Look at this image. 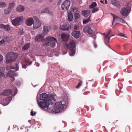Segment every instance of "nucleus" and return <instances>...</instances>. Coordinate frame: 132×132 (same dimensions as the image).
I'll list each match as a JSON object with an SVG mask.
<instances>
[{
    "instance_id": "obj_1",
    "label": "nucleus",
    "mask_w": 132,
    "mask_h": 132,
    "mask_svg": "<svg viewBox=\"0 0 132 132\" xmlns=\"http://www.w3.org/2000/svg\"><path fill=\"white\" fill-rule=\"evenodd\" d=\"M40 99L43 100L39 103L38 99L37 101L39 106L44 110L46 111L48 109V106L50 104L52 105L55 102V99L54 95H47L45 93H42L40 96Z\"/></svg>"
},
{
    "instance_id": "obj_2",
    "label": "nucleus",
    "mask_w": 132,
    "mask_h": 132,
    "mask_svg": "<svg viewBox=\"0 0 132 132\" xmlns=\"http://www.w3.org/2000/svg\"><path fill=\"white\" fill-rule=\"evenodd\" d=\"M76 43L73 40H71L69 42L68 44H67L68 48L71 51V53H70L71 56H73L75 54Z\"/></svg>"
},
{
    "instance_id": "obj_3",
    "label": "nucleus",
    "mask_w": 132,
    "mask_h": 132,
    "mask_svg": "<svg viewBox=\"0 0 132 132\" xmlns=\"http://www.w3.org/2000/svg\"><path fill=\"white\" fill-rule=\"evenodd\" d=\"M18 57V54L16 53L11 52L7 55L6 61L8 63H11L14 61Z\"/></svg>"
},
{
    "instance_id": "obj_4",
    "label": "nucleus",
    "mask_w": 132,
    "mask_h": 132,
    "mask_svg": "<svg viewBox=\"0 0 132 132\" xmlns=\"http://www.w3.org/2000/svg\"><path fill=\"white\" fill-rule=\"evenodd\" d=\"M57 42L56 39L53 37H49L46 38L45 40V44L46 46H50L51 47H54L55 43Z\"/></svg>"
},
{
    "instance_id": "obj_5",
    "label": "nucleus",
    "mask_w": 132,
    "mask_h": 132,
    "mask_svg": "<svg viewBox=\"0 0 132 132\" xmlns=\"http://www.w3.org/2000/svg\"><path fill=\"white\" fill-rule=\"evenodd\" d=\"M64 105L62 104L61 102H57L55 103L54 106V108L52 109L53 112L57 113L63 109Z\"/></svg>"
},
{
    "instance_id": "obj_6",
    "label": "nucleus",
    "mask_w": 132,
    "mask_h": 132,
    "mask_svg": "<svg viewBox=\"0 0 132 132\" xmlns=\"http://www.w3.org/2000/svg\"><path fill=\"white\" fill-rule=\"evenodd\" d=\"M23 19V17L22 16L17 17L12 21V23L14 26H18L21 24Z\"/></svg>"
},
{
    "instance_id": "obj_7",
    "label": "nucleus",
    "mask_w": 132,
    "mask_h": 132,
    "mask_svg": "<svg viewBox=\"0 0 132 132\" xmlns=\"http://www.w3.org/2000/svg\"><path fill=\"white\" fill-rule=\"evenodd\" d=\"M35 19V22L33 23V28L34 29H36L39 28L41 26V23L38 18L36 16L34 17Z\"/></svg>"
},
{
    "instance_id": "obj_8",
    "label": "nucleus",
    "mask_w": 132,
    "mask_h": 132,
    "mask_svg": "<svg viewBox=\"0 0 132 132\" xmlns=\"http://www.w3.org/2000/svg\"><path fill=\"white\" fill-rule=\"evenodd\" d=\"M70 3L69 0L65 1L62 3L61 7L63 10H67L69 8L70 6Z\"/></svg>"
},
{
    "instance_id": "obj_9",
    "label": "nucleus",
    "mask_w": 132,
    "mask_h": 132,
    "mask_svg": "<svg viewBox=\"0 0 132 132\" xmlns=\"http://www.w3.org/2000/svg\"><path fill=\"white\" fill-rule=\"evenodd\" d=\"M129 10L125 7L122 9L120 11V13L123 16H127L129 13Z\"/></svg>"
},
{
    "instance_id": "obj_10",
    "label": "nucleus",
    "mask_w": 132,
    "mask_h": 132,
    "mask_svg": "<svg viewBox=\"0 0 132 132\" xmlns=\"http://www.w3.org/2000/svg\"><path fill=\"white\" fill-rule=\"evenodd\" d=\"M110 3L112 5L117 8H120L121 7L120 2L116 0H111Z\"/></svg>"
},
{
    "instance_id": "obj_11",
    "label": "nucleus",
    "mask_w": 132,
    "mask_h": 132,
    "mask_svg": "<svg viewBox=\"0 0 132 132\" xmlns=\"http://www.w3.org/2000/svg\"><path fill=\"white\" fill-rule=\"evenodd\" d=\"M0 28L3 29L4 30L7 31H9L11 30V28L8 24L4 25L3 24H0Z\"/></svg>"
},
{
    "instance_id": "obj_12",
    "label": "nucleus",
    "mask_w": 132,
    "mask_h": 132,
    "mask_svg": "<svg viewBox=\"0 0 132 132\" xmlns=\"http://www.w3.org/2000/svg\"><path fill=\"white\" fill-rule=\"evenodd\" d=\"M44 36L41 34H40L37 35L35 38V40L36 42L42 41L44 40Z\"/></svg>"
},
{
    "instance_id": "obj_13",
    "label": "nucleus",
    "mask_w": 132,
    "mask_h": 132,
    "mask_svg": "<svg viewBox=\"0 0 132 132\" xmlns=\"http://www.w3.org/2000/svg\"><path fill=\"white\" fill-rule=\"evenodd\" d=\"M12 93V91L11 89H9L2 92L1 93V94L4 96H6L10 95Z\"/></svg>"
},
{
    "instance_id": "obj_14",
    "label": "nucleus",
    "mask_w": 132,
    "mask_h": 132,
    "mask_svg": "<svg viewBox=\"0 0 132 132\" xmlns=\"http://www.w3.org/2000/svg\"><path fill=\"white\" fill-rule=\"evenodd\" d=\"M83 30L85 32L89 34H92L94 32L88 26L85 27L84 28Z\"/></svg>"
},
{
    "instance_id": "obj_15",
    "label": "nucleus",
    "mask_w": 132,
    "mask_h": 132,
    "mask_svg": "<svg viewBox=\"0 0 132 132\" xmlns=\"http://www.w3.org/2000/svg\"><path fill=\"white\" fill-rule=\"evenodd\" d=\"M72 36L76 38H78L80 35V32L78 31H73L71 33Z\"/></svg>"
},
{
    "instance_id": "obj_16",
    "label": "nucleus",
    "mask_w": 132,
    "mask_h": 132,
    "mask_svg": "<svg viewBox=\"0 0 132 132\" xmlns=\"http://www.w3.org/2000/svg\"><path fill=\"white\" fill-rule=\"evenodd\" d=\"M33 19L32 18H29L26 21V24L28 26H31L34 23Z\"/></svg>"
},
{
    "instance_id": "obj_17",
    "label": "nucleus",
    "mask_w": 132,
    "mask_h": 132,
    "mask_svg": "<svg viewBox=\"0 0 132 132\" xmlns=\"http://www.w3.org/2000/svg\"><path fill=\"white\" fill-rule=\"evenodd\" d=\"M61 39L64 42H67L69 39V36L67 34H63L61 35Z\"/></svg>"
},
{
    "instance_id": "obj_18",
    "label": "nucleus",
    "mask_w": 132,
    "mask_h": 132,
    "mask_svg": "<svg viewBox=\"0 0 132 132\" xmlns=\"http://www.w3.org/2000/svg\"><path fill=\"white\" fill-rule=\"evenodd\" d=\"M111 14L113 18L112 25H113V22L114 21H118L119 22V21H120L121 18H120L117 16L115 15L112 13H111Z\"/></svg>"
},
{
    "instance_id": "obj_19",
    "label": "nucleus",
    "mask_w": 132,
    "mask_h": 132,
    "mask_svg": "<svg viewBox=\"0 0 132 132\" xmlns=\"http://www.w3.org/2000/svg\"><path fill=\"white\" fill-rule=\"evenodd\" d=\"M82 13L84 17H87L90 14V11L89 10H85L82 12Z\"/></svg>"
},
{
    "instance_id": "obj_20",
    "label": "nucleus",
    "mask_w": 132,
    "mask_h": 132,
    "mask_svg": "<svg viewBox=\"0 0 132 132\" xmlns=\"http://www.w3.org/2000/svg\"><path fill=\"white\" fill-rule=\"evenodd\" d=\"M69 26L67 24H64L62 25L60 27V29L63 30H68L69 29Z\"/></svg>"
},
{
    "instance_id": "obj_21",
    "label": "nucleus",
    "mask_w": 132,
    "mask_h": 132,
    "mask_svg": "<svg viewBox=\"0 0 132 132\" xmlns=\"http://www.w3.org/2000/svg\"><path fill=\"white\" fill-rule=\"evenodd\" d=\"M14 72L12 70L9 71L6 75V76L7 77H12L14 76Z\"/></svg>"
},
{
    "instance_id": "obj_22",
    "label": "nucleus",
    "mask_w": 132,
    "mask_h": 132,
    "mask_svg": "<svg viewBox=\"0 0 132 132\" xmlns=\"http://www.w3.org/2000/svg\"><path fill=\"white\" fill-rule=\"evenodd\" d=\"M105 36L104 38V43L106 45H108V43L109 42V41L110 40V38L107 35H106L104 33H103Z\"/></svg>"
},
{
    "instance_id": "obj_23",
    "label": "nucleus",
    "mask_w": 132,
    "mask_h": 132,
    "mask_svg": "<svg viewBox=\"0 0 132 132\" xmlns=\"http://www.w3.org/2000/svg\"><path fill=\"white\" fill-rule=\"evenodd\" d=\"M24 9V8L23 6L20 5L17 7L16 10L18 12H21L23 11Z\"/></svg>"
},
{
    "instance_id": "obj_24",
    "label": "nucleus",
    "mask_w": 132,
    "mask_h": 132,
    "mask_svg": "<svg viewBox=\"0 0 132 132\" xmlns=\"http://www.w3.org/2000/svg\"><path fill=\"white\" fill-rule=\"evenodd\" d=\"M73 15L71 12H70L68 14V19L69 21H70L72 20Z\"/></svg>"
},
{
    "instance_id": "obj_25",
    "label": "nucleus",
    "mask_w": 132,
    "mask_h": 132,
    "mask_svg": "<svg viewBox=\"0 0 132 132\" xmlns=\"http://www.w3.org/2000/svg\"><path fill=\"white\" fill-rule=\"evenodd\" d=\"M50 27H45L44 28V34L46 35L48 32Z\"/></svg>"
},
{
    "instance_id": "obj_26",
    "label": "nucleus",
    "mask_w": 132,
    "mask_h": 132,
    "mask_svg": "<svg viewBox=\"0 0 132 132\" xmlns=\"http://www.w3.org/2000/svg\"><path fill=\"white\" fill-rule=\"evenodd\" d=\"M110 38L112 36H114V35L112 33V32L111 30L110 29L108 33L107 34H105Z\"/></svg>"
},
{
    "instance_id": "obj_27",
    "label": "nucleus",
    "mask_w": 132,
    "mask_h": 132,
    "mask_svg": "<svg viewBox=\"0 0 132 132\" xmlns=\"http://www.w3.org/2000/svg\"><path fill=\"white\" fill-rule=\"evenodd\" d=\"M30 43H27L23 47V49L24 50H27L30 47Z\"/></svg>"
},
{
    "instance_id": "obj_28",
    "label": "nucleus",
    "mask_w": 132,
    "mask_h": 132,
    "mask_svg": "<svg viewBox=\"0 0 132 132\" xmlns=\"http://www.w3.org/2000/svg\"><path fill=\"white\" fill-rule=\"evenodd\" d=\"M49 9L48 8H46L43 9L41 11V13H48L49 12Z\"/></svg>"
},
{
    "instance_id": "obj_29",
    "label": "nucleus",
    "mask_w": 132,
    "mask_h": 132,
    "mask_svg": "<svg viewBox=\"0 0 132 132\" xmlns=\"http://www.w3.org/2000/svg\"><path fill=\"white\" fill-rule=\"evenodd\" d=\"M14 3H12L10 4L8 8L9 9L11 10L13 9L14 7Z\"/></svg>"
},
{
    "instance_id": "obj_30",
    "label": "nucleus",
    "mask_w": 132,
    "mask_h": 132,
    "mask_svg": "<svg viewBox=\"0 0 132 132\" xmlns=\"http://www.w3.org/2000/svg\"><path fill=\"white\" fill-rule=\"evenodd\" d=\"M97 6V4L95 2H93L89 6V8L90 9H92L95 7Z\"/></svg>"
},
{
    "instance_id": "obj_31",
    "label": "nucleus",
    "mask_w": 132,
    "mask_h": 132,
    "mask_svg": "<svg viewBox=\"0 0 132 132\" xmlns=\"http://www.w3.org/2000/svg\"><path fill=\"white\" fill-rule=\"evenodd\" d=\"M90 15L88 18H87V19L83 20V23L84 24H86L88 23L89 21H90Z\"/></svg>"
},
{
    "instance_id": "obj_32",
    "label": "nucleus",
    "mask_w": 132,
    "mask_h": 132,
    "mask_svg": "<svg viewBox=\"0 0 132 132\" xmlns=\"http://www.w3.org/2000/svg\"><path fill=\"white\" fill-rule=\"evenodd\" d=\"M2 78H6L4 72L0 71V79H1Z\"/></svg>"
},
{
    "instance_id": "obj_33",
    "label": "nucleus",
    "mask_w": 132,
    "mask_h": 132,
    "mask_svg": "<svg viewBox=\"0 0 132 132\" xmlns=\"http://www.w3.org/2000/svg\"><path fill=\"white\" fill-rule=\"evenodd\" d=\"M11 10L9 9L5 10L4 11V13L5 14H8L11 12Z\"/></svg>"
},
{
    "instance_id": "obj_34",
    "label": "nucleus",
    "mask_w": 132,
    "mask_h": 132,
    "mask_svg": "<svg viewBox=\"0 0 132 132\" xmlns=\"http://www.w3.org/2000/svg\"><path fill=\"white\" fill-rule=\"evenodd\" d=\"M75 18L76 20H78L80 18V15L78 13H76L75 14Z\"/></svg>"
},
{
    "instance_id": "obj_35",
    "label": "nucleus",
    "mask_w": 132,
    "mask_h": 132,
    "mask_svg": "<svg viewBox=\"0 0 132 132\" xmlns=\"http://www.w3.org/2000/svg\"><path fill=\"white\" fill-rule=\"evenodd\" d=\"M12 40V37L11 36L7 37L6 38V41L8 43H10Z\"/></svg>"
},
{
    "instance_id": "obj_36",
    "label": "nucleus",
    "mask_w": 132,
    "mask_h": 132,
    "mask_svg": "<svg viewBox=\"0 0 132 132\" xmlns=\"http://www.w3.org/2000/svg\"><path fill=\"white\" fill-rule=\"evenodd\" d=\"M6 6V4L3 2H1L0 3V8Z\"/></svg>"
},
{
    "instance_id": "obj_37",
    "label": "nucleus",
    "mask_w": 132,
    "mask_h": 132,
    "mask_svg": "<svg viewBox=\"0 0 132 132\" xmlns=\"http://www.w3.org/2000/svg\"><path fill=\"white\" fill-rule=\"evenodd\" d=\"M82 84V81H80V82L78 83L76 87V88H79L81 85Z\"/></svg>"
},
{
    "instance_id": "obj_38",
    "label": "nucleus",
    "mask_w": 132,
    "mask_h": 132,
    "mask_svg": "<svg viewBox=\"0 0 132 132\" xmlns=\"http://www.w3.org/2000/svg\"><path fill=\"white\" fill-rule=\"evenodd\" d=\"M99 10V9L98 7H96L93 9L92 11L93 13H95Z\"/></svg>"
},
{
    "instance_id": "obj_39",
    "label": "nucleus",
    "mask_w": 132,
    "mask_h": 132,
    "mask_svg": "<svg viewBox=\"0 0 132 132\" xmlns=\"http://www.w3.org/2000/svg\"><path fill=\"white\" fill-rule=\"evenodd\" d=\"M118 35L123 38H127V37L124 34L122 33H119L118 34Z\"/></svg>"
},
{
    "instance_id": "obj_40",
    "label": "nucleus",
    "mask_w": 132,
    "mask_h": 132,
    "mask_svg": "<svg viewBox=\"0 0 132 132\" xmlns=\"http://www.w3.org/2000/svg\"><path fill=\"white\" fill-rule=\"evenodd\" d=\"M5 40L4 39H3L0 41V45H2L3 44H5Z\"/></svg>"
},
{
    "instance_id": "obj_41",
    "label": "nucleus",
    "mask_w": 132,
    "mask_h": 132,
    "mask_svg": "<svg viewBox=\"0 0 132 132\" xmlns=\"http://www.w3.org/2000/svg\"><path fill=\"white\" fill-rule=\"evenodd\" d=\"M5 68L4 67H0V71L1 72H3L5 71Z\"/></svg>"
},
{
    "instance_id": "obj_42",
    "label": "nucleus",
    "mask_w": 132,
    "mask_h": 132,
    "mask_svg": "<svg viewBox=\"0 0 132 132\" xmlns=\"http://www.w3.org/2000/svg\"><path fill=\"white\" fill-rule=\"evenodd\" d=\"M125 131L126 132H129L130 131L129 128L128 126L126 127Z\"/></svg>"
},
{
    "instance_id": "obj_43",
    "label": "nucleus",
    "mask_w": 132,
    "mask_h": 132,
    "mask_svg": "<svg viewBox=\"0 0 132 132\" xmlns=\"http://www.w3.org/2000/svg\"><path fill=\"white\" fill-rule=\"evenodd\" d=\"M3 59V57L2 55L0 54V62H2Z\"/></svg>"
},
{
    "instance_id": "obj_44",
    "label": "nucleus",
    "mask_w": 132,
    "mask_h": 132,
    "mask_svg": "<svg viewBox=\"0 0 132 132\" xmlns=\"http://www.w3.org/2000/svg\"><path fill=\"white\" fill-rule=\"evenodd\" d=\"M6 69L7 70H10L13 69V67H11L10 66H7L6 67Z\"/></svg>"
},
{
    "instance_id": "obj_45",
    "label": "nucleus",
    "mask_w": 132,
    "mask_h": 132,
    "mask_svg": "<svg viewBox=\"0 0 132 132\" xmlns=\"http://www.w3.org/2000/svg\"><path fill=\"white\" fill-rule=\"evenodd\" d=\"M119 22L122 24L124 23L125 22V21L122 18L121 19Z\"/></svg>"
},
{
    "instance_id": "obj_46",
    "label": "nucleus",
    "mask_w": 132,
    "mask_h": 132,
    "mask_svg": "<svg viewBox=\"0 0 132 132\" xmlns=\"http://www.w3.org/2000/svg\"><path fill=\"white\" fill-rule=\"evenodd\" d=\"M19 33L20 35H22L23 34V32L22 30H21L19 31Z\"/></svg>"
},
{
    "instance_id": "obj_47",
    "label": "nucleus",
    "mask_w": 132,
    "mask_h": 132,
    "mask_svg": "<svg viewBox=\"0 0 132 132\" xmlns=\"http://www.w3.org/2000/svg\"><path fill=\"white\" fill-rule=\"evenodd\" d=\"M36 113L35 112H34V113L32 111H31L30 112V114L32 116H34L36 114Z\"/></svg>"
},
{
    "instance_id": "obj_48",
    "label": "nucleus",
    "mask_w": 132,
    "mask_h": 132,
    "mask_svg": "<svg viewBox=\"0 0 132 132\" xmlns=\"http://www.w3.org/2000/svg\"><path fill=\"white\" fill-rule=\"evenodd\" d=\"M25 62L26 63L29 64H30L31 63V62L27 60H26Z\"/></svg>"
},
{
    "instance_id": "obj_49",
    "label": "nucleus",
    "mask_w": 132,
    "mask_h": 132,
    "mask_svg": "<svg viewBox=\"0 0 132 132\" xmlns=\"http://www.w3.org/2000/svg\"><path fill=\"white\" fill-rule=\"evenodd\" d=\"M22 67L24 68H26L27 67V65L25 64H22Z\"/></svg>"
},
{
    "instance_id": "obj_50",
    "label": "nucleus",
    "mask_w": 132,
    "mask_h": 132,
    "mask_svg": "<svg viewBox=\"0 0 132 132\" xmlns=\"http://www.w3.org/2000/svg\"><path fill=\"white\" fill-rule=\"evenodd\" d=\"M78 28V27H77V26L75 25L74 27V29L75 30H77Z\"/></svg>"
},
{
    "instance_id": "obj_51",
    "label": "nucleus",
    "mask_w": 132,
    "mask_h": 132,
    "mask_svg": "<svg viewBox=\"0 0 132 132\" xmlns=\"http://www.w3.org/2000/svg\"><path fill=\"white\" fill-rule=\"evenodd\" d=\"M104 1H105V3L106 4H107V3L108 2L106 0H103Z\"/></svg>"
},
{
    "instance_id": "obj_52",
    "label": "nucleus",
    "mask_w": 132,
    "mask_h": 132,
    "mask_svg": "<svg viewBox=\"0 0 132 132\" xmlns=\"http://www.w3.org/2000/svg\"><path fill=\"white\" fill-rule=\"evenodd\" d=\"M100 2L101 3H103V2L102 1H100Z\"/></svg>"
},
{
    "instance_id": "obj_53",
    "label": "nucleus",
    "mask_w": 132,
    "mask_h": 132,
    "mask_svg": "<svg viewBox=\"0 0 132 132\" xmlns=\"http://www.w3.org/2000/svg\"><path fill=\"white\" fill-rule=\"evenodd\" d=\"M94 47L95 48H96L97 47V46L96 45H94Z\"/></svg>"
},
{
    "instance_id": "obj_54",
    "label": "nucleus",
    "mask_w": 132,
    "mask_h": 132,
    "mask_svg": "<svg viewBox=\"0 0 132 132\" xmlns=\"http://www.w3.org/2000/svg\"><path fill=\"white\" fill-rule=\"evenodd\" d=\"M15 90H17V88H16V87H15Z\"/></svg>"
},
{
    "instance_id": "obj_55",
    "label": "nucleus",
    "mask_w": 132,
    "mask_h": 132,
    "mask_svg": "<svg viewBox=\"0 0 132 132\" xmlns=\"http://www.w3.org/2000/svg\"><path fill=\"white\" fill-rule=\"evenodd\" d=\"M32 1H35L36 0H31Z\"/></svg>"
},
{
    "instance_id": "obj_56",
    "label": "nucleus",
    "mask_w": 132,
    "mask_h": 132,
    "mask_svg": "<svg viewBox=\"0 0 132 132\" xmlns=\"http://www.w3.org/2000/svg\"><path fill=\"white\" fill-rule=\"evenodd\" d=\"M17 93H15V95Z\"/></svg>"
},
{
    "instance_id": "obj_57",
    "label": "nucleus",
    "mask_w": 132,
    "mask_h": 132,
    "mask_svg": "<svg viewBox=\"0 0 132 132\" xmlns=\"http://www.w3.org/2000/svg\"><path fill=\"white\" fill-rule=\"evenodd\" d=\"M6 99V100H8V99H9V98H7Z\"/></svg>"
},
{
    "instance_id": "obj_58",
    "label": "nucleus",
    "mask_w": 132,
    "mask_h": 132,
    "mask_svg": "<svg viewBox=\"0 0 132 132\" xmlns=\"http://www.w3.org/2000/svg\"><path fill=\"white\" fill-rule=\"evenodd\" d=\"M98 21V20H96V21Z\"/></svg>"
}]
</instances>
